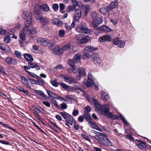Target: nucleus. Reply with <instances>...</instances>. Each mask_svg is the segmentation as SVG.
<instances>
[{
    "label": "nucleus",
    "mask_w": 151,
    "mask_h": 151,
    "mask_svg": "<svg viewBox=\"0 0 151 151\" xmlns=\"http://www.w3.org/2000/svg\"><path fill=\"white\" fill-rule=\"evenodd\" d=\"M73 120H69V119H67V126L71 128L70 125L72 127L73 122Z\"/></svg>",
    "instance_id": "47"
},
{
    "label": "nucleus",
    "mask_w": 151,
    "mask_h": 151,
    "mask_svg": "<svg viewBox=\"0 0 151 151\" xmlns=\"http://www.w3.org/2000/svg\"><path fill=\"white\" fill-rule=\"evenodd\" d=\"M136 144L139 148L141 149H143L146 147V142L138 140Z\"/></svg>",
    "instance_id": "21"
},
{
    "label": "nucleus",
    "mask_w": 151,
    "mask_h": 151,
    "mask_svg": "<svg viewBox=\"0 0 151 151\" xmlns=\"http://www.w3.org/2000/svg\"><path fill=\"white\" fill-rule=\"evenodd\" d=\"M47 46H48L50 49H51L54 45V42L52 40H49L47 39Z\"/></svg>",
    "instance_id": "39"
},
{
    "label": "nucleus",
    "mask_w": 151,
    "mask_h": 151,
    "mask_svg": "<svg viewBox=\"0 0 151 151\" xmlns=\"http://www.w3.org/2000/svg\"><path fill=\"white\" fill-rule=\"evenodd\" d=\"M63 68V66L60 65H59L56 66L53 69L55 71H57L60 69H62Z\"/></svg>",
    "instance_id": "51"
},
{
    "label": "nucleus",
    "mask_w": 151,
    "mask_h": 151,
    "mask_svg": "<svg viewBox=\"0 0 151 151\" xmlns=\"http://www.w3.org/2000/svg\"><path fill=\"white\" fill-rule=\"evenodd\" d=\"M79 7L81 9H82L84 7V5L83 4L81 1H79L78 2V5Z\"/></svg>",
    "instance_id": "58"
},
{
    "label": "nucleus",
    "mask_w": 151,
    "mask_h": 151,
    "mask_svg": "<svg viewBox=\"0 0 151 151\" xmlns=\"http://www.w3.org/2000/svg\"><path fill=\"white\" fill-rule=\"evenodd\" d=\"M94 137L98 140L100 144L103 145L108 147L112 145V142L107 138H106L105 139H104L103 137L97 135L94 136Z\"/></svg>",
    "instance_id": "3"
},
{
    "label": "nucleus",
    "mask_w": 151,
    "mask_h": 151,
    "mask_svg": "<svg viewBox=\"0 0 151 151\" xmlns=\"http://www.w3.org/2000/svg\"><path fill=\"white\" fill-rule=\"evenodd\" d=\"M81 14L82 11L81 10L78 9L76 10L74 17L75 21H78L80 19L81 17Z\"/></svg>",
    "instance_id": "19"
},
{
    "label": "nucleus",
    "mask_w": 151,
    "mask_h": 151,
    "mask_svg": "<svg viewBox=\"0 0 151 151\" xmlns=\"http://www.w3.org/2000/svg\"><path fill=\"white\" fill-rule=\"evenodd\" d=\"M81 56V55L80 53L77 54L74 56L73 60L75 63H78L80 62Z\"/></svg>",
    "instance_id": "25"
},
{
    "label": "nucleus",
    "mask_w": 151,
    "mask_h": 151,
    "mask_svg": "<svg viewBox=\"0 0 151 151\" xmlns=\"http://www.w3.org/2000/svg\"><path fill=\"white\" fill-rule=\"evenodd\" d=\"M91 57L94 63L99 65L101 62V60L98 54L96 53H93Z\"/></svg>",
    "instance_id": "10"
},
{
    "label": "nucleus",
    "mask_w": 151,
    "mask_h": 151,
    "mask_svg": "<svg viewBox=\"0 0 151 151\" xmlns=\"http://www.w3.org/2000/svg\"><path fill=\"white\" fill-rule=\"evenodd\" d=\"M40 8L44 12H47L50 10V8L47 4H43L40 6Z\"/></svg>",
    "instance_id": "31"
},
{
    "label": "nucleus",
    "mask_w": 151,
    "mask_h": 151,
    "mask_svg": "<svg viewBox=\"0 0 151 151\" xmlns=\"http://www.w3.org/2000/svg\"><path fill=\"white\" fill-rule=\"evenodd\" d=\"M90 5L88 4H86L82 9L85 16L88 14L90 10Z\"/></svg>",
    "instance_id": "23"
},
{
    "label": "nucleus",
    "mask_w": 151,
    "mask_h": 151,
    "mask_svg": "<svg viewBox=\"0 0 151 151\" xmlns=\"http://www.w3.org/2000/svg\"><path fill=\"white\" fill-rule=\"evenodd\" d=\"M85 111L84 112H87L88 113L91 111V109L90 107L88 106H87L85 107Z\"/></svg>",
    "instance_id": "57"
},
{
    "label": "nucleus",
    "mask_w": 151,
    "mask_h": 151,
    "mask_svg": "<svg viewBox=\"0 0 151 151\" xmlns=\"http://www.w3.org/2000/svg\"><path fill=\"white\" fill-rule=\"evenodd\" d=\"M78 120L80 122H82L84 120V117L82 116H80L78 118Z\"/></svg>",
    "instance_id": "64"
},
{
    "label": "nucleus",
    "mask_w": 151,
    "mask_h": 151,
    "mask_svg": "<svg viewBox=\"0 0 151 151\" xmlns=\"http://www.w3.org/2000/svg\"><path fill=\"white\" fill-rule=\"evenodd\" d=\"M83 95L86 97L88 101L89 102L92 103L93 104H94L96 108L97 105V104H99L97 102L96 100L94 97H92L91 99L90 97L86 93H84Z\"/></svg>",
    "instance_id": "14"
},
{
    "label": "nucleus",
    "mask_w": 151,
    "mask_h": 151,
    "mask_svg": "<svg viewBox=\"0 0 151 151\" xmlns=\"http://www.w3.org/2000/svg\"><path fill=\"white\" fill-rule=\"evenodd\" d=\"M76 30L77 31L80 33L88 34L89 32V30L86 27L85 24L83 26L76 27Z\"/></svg>",
    "instance_id": "11"
},
{
    "label": "nucleus",
    "mask_w": 151,
    "mask_h": 151,
    "mask_svg": "<svg viewBox=\"0 0 151 151\" xmlns=\"http://www.w3.org/2000/svg\"><path fill=\"white\" fill-rule=\"evenodd\" d=\"M52 102L56 107H59V106L57 102L54 99L52 100Z\"/></svg>",
    "instance_id": "63"
},
{
    "label": "nucleus",
    "mask_w": 151,
    "mask_h": 151,
    "mask_svg": "<svg viewBox=\"0 0 151 151\" xmlns=\"http://www.w3.org/2000/svg\"><path fill=\"white\" fill-rule=\"evenodd\" d=\"M104 31L106 32H110L112 31V29L109 27L105 25H103L99 27V30H96L97 32H95V34L96 35H99L100 32V31Z\"/></svg>",
    "instance_id": "12"
},
{
    "label": "nucleus",
    "mask_w": 151,
    "mask_h": 151,
    "mask_svg": "<svg viewBox=\"0 0 151 151\" xmlns=\"http://www.w3.org/2000/svg\"><path fill=\"white\" fill-rule=\"evenodd\" d=\"M52 24L58 26H60L62 24V21L60 19L57 18H55L52 19Z\"/></svg>",
    "instance_id": "26"
},
{
    "label": "nucleus",
    "mask_w": 151,
    "mask_h": 151,
    "mask_svg": "<svg viewBox=\"0 0 151 151\" xmlns=\"http://www.w3.org/2000/svg\"><path fill=\"white\" fill-rule=\"evenodd\" d=\"M78 72V74L76 76V78L77 80H80L83 77L86 76V73L85 69L82 67L73 68L72 69V72L73 73H76Z\"/></svg>",
    "instance_id": "2"
},
{
    "label": "nucleus",
    "mask_w": 151,
    "mask_h": 151,
    "mask_svg": "<svg viewBox=\"0 0 151 151\" xmlns=\"http://www.w3.org/2000/svg\"><path fill=\"white\" fill-rule=\"evenodd\" d=\"M47 39L43 37H39L37 40L38 43L44 47L47 46Z\"/></svg>",
    "instance_id": "17"
},
{
    "label": "nucleus",
    "mask_w": 151,
    "mask_h": 151,
    "mask_svg": "<svg viewBox=\"0 0 151 151\" xmlns=\"http://www.w3.org/2000/svg\"><path fill=\"white\" fill-rule=\"evenodd\" d=\"M88 125L92 129H96L98 128V126L96 124L95 122L93 121L92 120L88 122Z\"/></svg>",
    "instance_id": "29"
},
{
    "label": "nucleus",
    "mask_w": 151,
    "mask_h": 151,
    "mask_svg": "<svg viewBox=\"0 0 151 151\" xmlns=\"http://www.w3.org/2000/svg\"><path fill=\"white\" fill-rule=\"evenodd\" d=\"M90 40V37L88 36L85 37H83V39L81 41L80 44L83 43H86L88 42Z\"/></svg>",
    "instance_id": "35"
},
{
    "label": "nucleus",
    "mask_w": 151,
    "mask_h": 151,
    "mask_svg": "<svg viewBox=\"0 0 151 151\" xmlns=\"http://www.w3.org/2000/svg\"><path fill=\"white\" fill-rule=\"evenodd\" d=\"M112 39V36L110 35H102L99 38L100 42H103L111 41Z\"/></svg>",
    "instance_id": "15"
},
{
    "label": "nucleus",
    "mask_w": 151,
    "mask_h": 151,
    "mask_svg": "<svg viewBox=\"0 0 151 151\" xmlns=\"http://www.w3.org/2000/svg\"><path fill=\"white\" fill-rule=\"evenodd\" d=\"M28 65L30 68H35L36 70H39L40 69V67L38 66L36 63H32L31 62L29 63Z\"/></svg>",
    "instance_id": "32"
},
{
    "label": "nucleus",
    "mask_w": 151,
    "mask_h": 151,
    "mask_svg": "<svg viewBox=\"0 0 151 151\" xmlns=\"http://www.w3.org/2000/svg\"><path fill=\"white\" fill-rule=\"evenodd\" d=\"M113 42L114 45H117L120 48L123 47L125 44V43L123 41L118 37L114 39Z\"/></svg>",
    "instance_id": "13"
},
{
    "label": "nucleus",
    "mask_w": 151,
    "mask_h": 151,
    "mask_svg": "<svg viewBox=\"0 0 151 151\" xmlns=\"http://www.w3.org/2000/svg\"><path fill=\"white\" fill-rule=\"evenodd\" d=\"M96 48H94L91 46H86L83 50L84 53H89L96 50Z\"/></svg>",
    "instance_id": "22"
},
{
    "label": "nucleus",
    "mask_w": 151,
    "mask_h": 151,
    "mask_svg": "<svg viewBox=\"0 0 151 151\" xmlns=\"http://www.w3.org/2000/svg\"><path fill=\"white\" fill-rule=\"evenodd\" d=\"M39 20L40 22L44 23L45 24H47L49 22V20L47 19H43L42 17V19H40Z\"/></svg>",
    "instance_id": "48"
},
{
    "label": "nucleus",
    "mask_w": 151,
    "mask_h": 151,
    "mask_svg": "<svg viewBox=\"0 0 151 151\" xmlns=\"http://www.w3.org/2000/svg\"><path fill=\"white\" fill-rule=\"evenodd\" d=\"M52 7L54 11H56L58 9L59 6L58 4H54L52 5Z\"/></svg>",
    "instance_id": "53"
},
{
    "label": "nucleus",
    "mask_w": 151,
    "mask_h": 151,
    "mask_svg": "<svg viewBox=\"0 0 151 151\" xmlns=\"http://www.w3.org/2000/svg\"><path fill=\"white\" fill-rule=\"evenodd\" d=\"M5 61L6 63L8 64H15L17 63V60L15 59H12L10 57H8L6 58Z\"/></svg>",
    "instance_id": "18"
},
{
    "label": "nucleus",
    "mask_w": 151,
    "mask_h": 151,
    "mask_svg": "<svg viewBox=\"0 0 151 151\" xmlns=\"http://www.w3.org/2000/svg\"><path fill=\"white\" fill-rule=\"evenodd\" d=\"M27 72L31 76L36 78L38 76H37L36 74H35V73H33L30 72L29 71H27Z\"/></svg>",
    "instance_id": "56"
},
{
    "label": "nucleus",
    "mask_w": 151,
    "mask_h": 151,
    "mask_svg": "<svg viewBox=\"0 0 151 151\" xmlns=\"http://www.w3.org/2000/svg\"><path fill=\"white\" fill-rule=\"evenodd\" d=\"M83 116L85 118L86 120L88 122L92 120L89 114L87 112H84Z\"/></svg>",
    "instance_id": "33"
},
{
    "label": "nucleus",
    "mask_w": 151,
    "mask_h": 151,
    "mask_svg": "<svg viewBox=\"0 0 151 151\" xmlns=\"http://www.w3.org/2000/svg\"><path fill=\"white\" fill-rule=\"evenodd\" d=\"M118 2L116 1H114L112 2L110 4L108 5L109 8L110 9V11H111L113 9L115 8L118 5Z\"/></svg>",
    "instance_id": "24"
},
{
    "label": "nucleus",
    "mask_w": 151,
    "mask_h": 151,
    "mask_svg": "<svg viewBox=\"0 0 151 151\" xmlns=\"http://www.w3.org/2000/svg\"><path fill=\"white\" fill-rule=\"evenodd\" d=\"M0 142L3 144L8 145H9V142H7L5 140H0Z\"/></svg>",
    "instance_id": "61"
},
{
    "label": "nucleus",
    "mask_w": 151,
    "mask_h": 151,
    "mask_svg": "<svg viewBox=\"0 0 151 151\" xmlns=\"http://www.w3.org/2000/svg\"><path fill=\"white\" fill-rule=\"evenodd\" d=\"M84 35L82 34L77 35L76 37V39L78 40V42L80 44L81 41L82 40Z\"/></svg>",
    "instance_id": "40"
},
{
    "label": "nucleus",
    "mask_w": 151,
    "mask_h": 151,
    "mask_svg": "<svg viewBox=\"0 0 151 151\" xmlns=\"http://www.w3.org/2000/svg\"><path fill=\"white\" fill-rule=\"evenodd\" d=\"M91 17L93 19L99 18L98 17V15L94 12H92L91 13Z\"/></svg>",
    "instance_id": "45"
},
{
    "label": "nucleus",
    "mask_w": 151,
    "mask_h": 151,
    "mask_svg": "<svg viewBox=\"0 0 151 151\" xmlns=\"http://www.w3.org/2000/svg\"><path fill=\"white\" fill-rule=\"evenodd\" d=\"M37 84L41 86H43L44 85V81L39 76L37 78Z\"/></svg>",
    "instance_id": "36"
},
{
    "label": "nucleus",
    "mask_w": 151,
    "mask_h": 151,
    "mask_svg": "<svg viewBox=\"0 0 151 151\" xmlns=\"http://www.w3.org/2000/svg\"><path fill=\"white\" fill-rule=\"evenodd\" d=\"M67 82H68L70 84L77 83V81L74 78H68L67 77Z\"/></svg>",
    "instance_id": "37"
},
{
    "label": "nucleus",
    "mask_w": 151,
    "mask_h": 151,
    "mask_svg": "<svg viewBox=\"0 0 151 151\" xmlns=\"http://www.w3.org/2000/svg\"><path fill=\"white\" fill-rule=\"evenodd\" d=\"M101 97L103 100H107L109 98V96L106 92H104L101 95Z\"/></svg>",
    "instance_id": "38"
},
{
    "label": "nucleus",
    "mask_w": 151,
    "mask_h": 151,
    "mask_svg": "<svg viewBox=\"0 0 151 151\" xmlns=\"http://www.w3.org/2000/svg\"><path fill=\"white\" fill-rule=\"evenodd\" d=\"M21 79L22 80V82L23 84H24L26 86L30 88L28 80L24 76H21Z\"/></svg>",
    "instance_id": "28"
},
{
    "label": "nucleus",
    "mask_w": 151,
    "mask_h": 151,
    "mask_svg": "<svg viewBox=\"0 0 151 151\" xmlns=\"http://www.w3.org/2000/svg\"><path fill=\"white\" fill-rule=\"evenodd\" d=\"M65 5L63 3H60V9L59 11L62 13H64L65 12L64 10L65 9Z\"/></svg>",
    "instance_id": "41"
},
{
    "label": "nucleus",
    "mask_w": 151,
    "mask_h": 151,
    "mask_svg": "<svg viewBox=\"0 0 151 151\" xmlns=\"http://www.w3.org/2000/svg\"><path fill=\"white\" fill-rule=\"evenodd\" d=\"M35 91L37 94L39 95L46 99H47L48 98V97L47 96L45 95L42 91L35 90Z\"/></svg>",
    "instance_id": "30"
},
{
    "label": "nucleus",
    "mask_w": 151,
    "mask_h": 151,
    "mask_svg": "<svg viewBox=\"0 0 151 151\" xmlns=\"http://www.w3.org/2000/svg\"><path fill=\"white\" fill-rule=\"evenodd\" d=\"M65 34V32L64 30H60L59 32V36L60 37H64Z\"/></svg>",
    "instance_id": "50"
},
{
    "label": "nucleus",
    "mask_w": 151,
    "mask_h": 151,
    "mask_svg": "<svg viewBox=\"0 0 151 151\" xmlns=\"http://www.w3.org/2000/svg\"><path fill=\"white\" fill-rule=\"evenodd\" d=\"M109 9L108 6H107L101 8L100 11L104 16H108L109 14L108 12L110 11Z\"/></svg>",
    "instance_id": "16"
},
{
    "label": "nucleus",
    "mask_w": 151,
    "mask_h": 151,
    "mask_svg": "<svg viewBox=\"0 0 151 151\" xmlns=\"http://www.w3.org/2000/svg\"><path fill=\"white\" fill-rule=\"evenodd\" d=\"M23 31L26 35L32 37L35 35L36 30L35 27L29 28L27 27H24Z\"/></svg>",
    "instance_id": "5"
},
{
    "label": "nucleus",
    "mask_w": 151,
    "mask_h": 151,
    "mask_svg": "<svg viewBox=\"0 0 151 151\" xmlns=\"http://www.w3.org/2000/svg\"><path fill=\"white\" fill-rule=\"evenodd\" d=\"M14 54L19 58H22V53L17 50H15L14 52Z\"/></svg>",
    "instance_id": "46"
},
{
    "label": "nucleus",
    "mask_w": 151,
    "mask_h": 151,
    "mask_svg": "<svg viewBox=\"0 0 151 151\" xmlns=\"http://www.w3.org/2000/svg\"><path fill=\"white\" fill-rule=\"evenodd\" d=\"M102 22V19L100 17L93 19L92 25L95 30H99V27H98Z\"/></svg>",
    "instance_id": "7"
},
{
    "label": "nucleus",
    "mask_w": 151,
    "mask_h": 151,
    "mask_svg": "<svg viewBox=\"0 0 151 151\" xmlns=\"http://www.w3.org/2000/svg\"><path fill=\"white\" fill-rule=\"evenodd\" d=\"M39 7L35 5L34 7V14L35 17L37 20H39L40 19H42L41 12L39 9Z\"/></svg>",
    "instance_id": "9"
},
{
    "label": "nucleus",
    "mask_w": 151,
    "mask_h": 151,
    "mask_svg": "<svg viewBox=\"0 0 151 151\" xmlns=\"http://www.w3.org/2000/svg\"><path fill=\"white\" fill-rule=\"evenodd\" d=\"M119 117L121 119L122 121L124 124L126 125H128L129 123L124 116L120 114H119Z\"/></svg>",
    "instance_id": "44"
},
{
    "label": "nucleus",
    "mask_w": 151,
    "mask_h": 151,
    "mask_svg": "<svg viewBox=\"0 0 151 151\" xmlns=\"http://www.w3.org/2000/svg\"><path fill=\"white\" fill-rule=\"evenodd\" d=\"M79 114V111L78 110H74L72 113L74 116H76L78 115Z\"/></svg>",
    "instance_id": "59"
},
{
    "label": "nucleus",
    "mask_w": 151,
    "mask_h": 151,
    "mask_svg": "<svg viewBox=\"0 0 151 151\" xmlns=\"http://www.w3.org/2000/svg\"><path fill=\"white\" fill-rule=\"evenodd\" d=\"M75 62L74 60L73 61L71 59L69 60L68 62V64L71 67V68H69L68 71L69 73L72 72V69L73 68H76V67H75Z\"/></svg>",
    "instance_id": "27"
},
{
    "label": "nucleus",
    "mask_w": 151,
    "mask_h": 151,
    "mask_svg": "<svg viewBox=\"0 0 151 151\" xmlns=\"http://www.w3.org/2000/svg\"><path fill=\"white\" fill-rule=\"evenodd\" d=\"M72 89L78 90L81 91H83V90L82 88L79 87L78 86L75 85L73 87Z\"/></svg>",
    "instance_id": "54"
},
{
    "label": "nucleus",
    "mask_w": 151,
    "mask_h": 151,
    "mask_svg": "<svg viewBox=\"0 0 151 151\" xmlns=\"http://www.w3.org/2000/svg\"><path fill=\"white\" fill-rule=\"evenodd\" d=\"M51 84L54 86L57 87L58 86L59 83L57 82L55 80L51 82Z\"/></svg>",
    "instance_id": "52"
},
{
    "label": "nucleus",
    "mask_w": 151,
    "mask_h": 151,
    "mask_svg": "<svg viewBox=\"0 0 151 151\" xmlns=\"http://www.w3.org/2000/svg\"><path fill=\"white\" fill-rule=\"evenodd\" d=\"M42 103L45 106H46L47 107H50V103L47 101H42Z\"/></svg>",
    "instance_id": "62"
},
{
    "label": "nucleus",
    "mask_w": 151,
    "mask_h": 151,
    "mask_svg": "<svg viewBox=\"0 0 151 151\" xmlns=\"http://www.w3.org/2000/svg\"><path fill=\"white\" fill-rule=\"evenodd\" d=\"M82 137L84 138L85 139L89 141H91L90 139L89 138V137L85 134H82L81 135Z\"/></svg>",
    "instance_id": "60"
},
{
    "label": "nucleus",
    "mask_w": 151,
    "mask_h": 151,
    "mask_svg": "<svg viewBox=\"0 0 151 151\" xmlns=\"http://www.w3.org/2000/svg\"><path fill=\"white\" fill-rule=\"evenodd\" d=\"M90 57V55L88 54V53H84L83 56L82 58L83 59H88Z\"/></svg>",
    "instance_id": "55"
},
{
    "label": "nucleus",
    "mask_w": 151,
    "mask_h": 151,
    "mask_svg": "<svg viewBox=\"0 0 151 151\" xmlns=\"http://www.w3.org/2000/svg\"><path fill=\"white\" fill-rule=\"evenodd\" d=\"M94 83V79L93 77L92 74L88 73V79L86 82H83L82 86L84 88H86L91 86Z\"/></svg>",
    "instance_id": "6"
},
{
    "label": "nucleus",
    "mask_w": 151,
    "mask_h": 151,
    "mask_svg": "<svg viewBox=\"0 0 151 151\" xmlns=\"http://www.w3.org/2000/svg\"><path fill=\"white\" fill-rule=\"evenodd\" d=\"M11 37L9 36H7L5 37L4 38V41L6 43H9L11 41Z\"/></svg>",
    "instance_id": "49"
},
{
    "label": "nucleus",
    "mask_w": 151,
    "mask_h": 151,
    "mask_svg": "<svg viewBox=\"0 0 151 151\" xmlns=\"http://www.w3.org/2000/svg\"><path fill=\"white\" fill-rule=\"evenodd\" d=\"M66 49V46L65 45L61 49L59 46L57 45L52 50V52L54 54L60 55L62 54L64 52V50Z\"/></svg>",
    "instance_id": "8"
},
{
    "label": "nucleus",
    "mask_w": 151,
    "mask_h": 151,
    "mask_svg": "<svg viewBox=\"0 0 151 151\" xmlns=\"http://www.w3.org/2000/svg\"><path fill=\"white\" fill-rule=\"evenodd\" d=\"M24 58L26 60L28 61H32L33 60V59L32 56L28 54L25 53L24 54Z\"/></svg>",
    "instance_id": "34"
},
{
    "label": "nucleus",
    "mask_w": 151,
    "mask_h": 151,
    "mask_svg": "<svg viewBox=\"0 0 151 151\" xmlns=\"http://www.w3.org/2000/svg\"><path fill=\"white\" fill-rule=\"evenodd\" d=\"M73 47L70 44H68L67 45V50H68V51L70 53L73 52Z\"/></svg>",
    "instance_id": "42"
},
{
    "label": "nucleus",
    "mask_w": 151,
    "mask_h": 151,
    "mask_svg": "<svg viewBox=\"0 0 151 151\" xmlns=\"http://www.w3.org/2000/svg\"><path fill=\"white\" fill-rule=\"evenodd\" d=\"M19 37L22 40L24 41L25 39V34L22 31H21L19 33Z\"/></svg>",
    "instance_id": "43"
},
{
    "label": "nucleus",
    "mask_w": 151,
    "mask_h": 151,
    "mask_svg": "<svg viewBox=\"0 0 151 151\" xmlns=\"http://www.w3.org/2000/svg\"><path fill=\"white\" fill-rule=\"evenodd\" d=\"M0 49L6 52H9L11 49L9 47L5 45L0 43Z\"/></svg>",
    "instance_id": "20"
},
{
    "label": "nucleus",
    "mask_w": 151,
    "mask_h": 151,
    "mask_svg": "<svg viewBox=\"0 0 151 151\" xmlns=\"http://www.w3.org/2000/svg\"><path fill=\"white\" fill-rule=\"evenodd\" d=\"M109 109L110 107L107 104L103 105L97 104L96 108V111L99 114L112 117L113 115L112 113H109Z\"/></svg>",
    "instance_id": "1"
},
{
    "label": "nucleus",
    "mask_w": 151,
    "mask_h": 151,
    "mask_svg": "<svg viewBox=\"0 0 151 151\" xmlns=\"http://www.w3.org/2000/svg\"><path fill=\"white\" fill-rule=\"evenodd\" d=\"M23 17L24 19L26 20V22H25V27L30 26L31 25V20L32 18V14L30 12L28 14L26 11H24L23 12Z\"/></svg>",
    "instance_id": "4"
}]
</instances>
